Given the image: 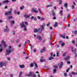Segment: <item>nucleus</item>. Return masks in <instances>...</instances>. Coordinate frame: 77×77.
<instances>
[{
  "mask_svg": "<svg viewBox=\"0 0 77 77\" xmlns=\"http://www.w3.org/2000/svg\"><path fill=\"white\" fill-rule=\"evenodd\" d=\"M12 9L10 8L9 11L5 13V15H12Z\"/></svg>",
  "mask_w": 77,
  "mask_h": 77,
  "instance_id": "nucleus-1",
  "label": "nucleus"
},
{
  "mask_svg": "<svg viewBox=\"0 0 77 77\" xmlns=\"http://www.w3.org/2000/svg\"><path fill=\"white\" fill-rule=\"evenodd\" d=\"M2 43V45H3L4 47L5 48H6L7 47V45H6V42H5L4 41V39L2 40L1 41Z\"/></svg>",
  "mask_w": 77,
  "mask_h": 77,
  "instance_id": "nucleus-2",
  "label": "nucleus"
},
{
  "mask_svg": "<svg viewBox=\"0 0 77 77\" xmlns=\"http://www.w3.org/2000/svg\"><path fill=\"white\" fill-rule=\"evenodd\" d=\"M44 29H41L40 28H38V34H40L41 33H42V31L44 30Z\"/></svg>",
  "mask_w": 77,
  "mask_h": 77,
  "instance_id": "nucleus-3",
  "label": "nucleus"
},
{
  "mask_svg": "<svg viewBox=\"0 0 77 77\" xmlns=\"http://www.w3.org/2000/svg\"><path fill=\"white\" fill-rule=\"evenodd\" d=\"M6 52L7 53L6 54V55L8 56V55L10 54V53H11V50L10 49H9V50H6Z\"/></svg>",
  "mask_w": 77,
  "mask_h": 77,
  "instance_id": "nucleus-4",
  "label": "nucleus"
},
{
  "mask_svg": "<svg viewBox=\"0 0 77 77\" xmlns=\"http://www.w3.org/2000/svg\"><path fill=\"white\" fill-rule=\"evenodd\" d=\"M33 74H34L33 72H30L29 73V75H27L26 74V76H28V77H31V75H33Z\"/></svg>",
  "mask_w": 77,
  "mask_h": 77,
  "instance_id": "nucleus-5",
  "label": "nucleus"
},
{
  "mask_svg": "<svg viewBox=\"0 0 77 77\" xmlns=\"http://www.w3.org/2000/svg\"><path fill=\"white\" fill-rule=\"evenodd\" d=\"M20 26L22 28H24V27H26V25H24V22H22V23H20Z\"/></svg>",
  "mask_w": 77,
  "mask_h": 77,
  "instance_id": "nucleus-6",
  "label": "nucleus"
},
{
  "mask_svg": "<svg viewBox=\"0 0 77 77\" xmlns=\"http://www.w3.org/2000/svg\"><path fill=\"white\" fill-rule=\"evenodd\" d=\"M32 12H35V13H38V11H37L35 10V8H32L31 10Z\"/></svg>",
  "mask_w": 77,
  "mask_h": 77,
  "instance_id": "nucleus-7",
  "label": "nucleus"
},
{
  "mask_svg": "<svg viewBox=\"0 0 77 77\" xmlns=\"http://www.w3.org/2000/svg\"><path fill=\"white\" fill-rule=\"evenodd\" d=\"M23 16L25 18H28L30 17V14H29L27 15L24 14Z\"/></svg>",
  "mask_w": 77,
  "mask_h": 77,
  "instance_id": "nucleus-8",
  "label": "nucleus"
},
{
  "mask_svg": "<svg viewBox=\"0 0 77 77\" xmlns=\"http://www.w3.org/2000/svg\"><path fill=\"white\" fill-rule=\"evenodd\" d=\"M45 26V23H43L42 25L40 26V27L43 29H44V27Z\"/></svg>",
  "mask_w": 77,
  "mask_h": 77,
  "instance_id": "nucleus-9",
  "label": "nucleus"
},
{
  "mask_svg": "<svg viewBox=\"0 0 77 77\" xmlns=\"http://www.w3.org/2000/svg\"><path fill=\"white\" fill-rule=\"evenodd\" d=\"M36 38H37V39H38V40H40V41H42V38H41V36L40 35H38Z\"/></svg>",
  "mask_w": 77,
  "mask_h": 77,
  "instance_id": "nucleus-10",
  "label": "nucleus"
},
{
  "mask_svg": "<svg viewBox=\"0 0 77 77\" xmlns=\"http://www.w3.org/2000/svg\"><path fill=\"white\" fill-rule=\"evenodd\" d=\"M60 37H61L62 38H63V39H65V35H62V34H60Z\"/></svg>",
  "mask_w": 77,
  "mask_h": 77,
  "instance_id": "nucleus-11",
  "label": "nucleus"
},
{
  "mask_svg": "<svg viewBox=\"0 0 77 77\" xmlns=\"http://www.w3.org/2000/svg\"><path fill=\"white\" fill-rule=\"evenodd\" d=\"M69 59V56H67V57H66L65 58L64 60H65V61H66V60H68Z\"/></svg>",
  "mask_w": 77,
  "mask_h": 77,
  "instance_id": "nucleus-12",
  "label": "nucleus"
},
{
  "mask_svg": "<svg viewBox=\"0 0 77 77\" xmlns=\"http://www.w3.org/2000/svg\"><path fill=\"white\" fill-rule=\"evenodd\" d=\"M38 31V28L37 29V28H35L34 30V32L35 33H37Z\"/></svg>",
  "mask_w": 77,
  "mask_h": 77,
  "instance_id": "nucleus-13",
  "label": "nucleus"
},
{
  "mask_svg": "<svg viewBox=\"0 0 77 77\" xmlns=\"http://www.w3.org/2000/svg\"><path fill=\"white\" fill-rule=\"evenodd\" d=\"M64 6L65 7V9H66L68 8V3H65L64 4Z\"/></svg>",
  "mask_w": 77,
  "mask_h": 77,
  "instance_id": "nucleus-14",
  "label": "nucleus"
},
{
  "mask_svg": "<svg viewBox=\"0 0 77 77\" xmlns=\"http://www.w3.org/2000/svg\"><path fill=\"white\" fill-rule=\"evenodd\" d=\"M52 14L53 17H55V16H56V14H55V13H54V10H53Z\"/></svg>",
  "mask_w": 77,
  "mask_h": 77,
  "instance_id": "nucleus-15",
  "label": "nucleus"
},
{
  "mask_svg": "<svg viewBox=\"0 0 77 77\" xmlns=\"http://www.w3.org/2000/svg\"><path fill=\"white\" fill-rule=\"evenodd\" d=\"M55 24H54L53 26L54 27H57V24H58V23L57 22H55Z\"/></svg>",
  "mask_w": 77,
  "mask_h": 77,
  "instance_id": "nucleus-16",
  "label": "nucleus"
},
{
  "mask_svg": "<svg viewBox=\"0 0 77 77\" xmlns=\"http://www.w3.org/2000/svg\"><path fill=\"white\" fill-rule=\"evenodd\" d=\"M71 72L72 74H73V75H77V72L75 73L74 71H72Z\"/></svg>",
  "mask_w": 77,
  "mask_h": 77,
  "instance_id": "nucleus-17",
  "label": "nucleus"
},
{
  "mask_svg": "<svg viewBox=\"0 0 77 77\" xmlns=\"http://www.w3.org/2000/svg\"><path fill=\"white\" fill-rule=\"evenodd\" d=\"M54 58L52 57H50L49 58H48V59L49 60H52V59H53Z\"/></svg>",
  "mask_w": 77,
  "mask_h": 77,
  "instance_id": "nucleus-18",
  "label": "nucleus"
},
{
  "mask_svg": "<svg viewBox=\"0 0 77 77\" xmlns=\"http://www.w3.org/2000/svg\"><path fill=\"white\" fill-rule=\"evenodd\" d=\"M19 67L21 68H24V65H20Z\"/></svg>",
  "mask_w": 77,
  "mask_h": 77,
  "instance_id": "nucleus-19",
  "label": "nucleus"
},
{
  "mask_svg": "<svg viewBox=\"0 0 77 77\" xmlns=\"http://www.w3.org/2000/svg\"><path fill=\"white\" fill-rule=\"evenodd\" d=\"M56 71H57V70H56V69H53V73H56Z\"/></svg>",
  "mask_w": 77,
  "mask_h": 77,
  "instance_id": "nucleus-20",
  "label": "nucleus"
},
{
  "mask_svg": "<svg viewBox=\"0 0 77 77\" xmlns=\"http://www.w3.org/2000/svg\"><path fill=\"white\" fill-rule=\"evenodd\" d=\"M63 65V62H61L60 65H59V67H62Z\"/></svg>",
  "mask_w": 77,
  "mask_h": 77,
  "instance_id": "nucleus-21",
  "label": "nucleus"
},
{
  "mask_svg": "<svg viewBox=\"0 0 77 77\" xmlns=\"http://www.w3.org/2000/svg\"><path fill=\"white\" fill-rule=\"evenodd\" d=\"M3 62H2L0 63V67L2 68V67H3Z\"/></svg>",
  "mask_w": 77,
  "mask_h": 77,
  "instance_id": "nucleus-22",
  "label": "nucleus"
},
{
  "mask_svg": "<svg viewBox=\"0 0 77 77\" xmlns=\"http://www.w3.org/2000/svg\"><path fill=\"white\" fill-rule=\"evenodd\" d=\"M44 61H45V62L46 61L44 59H40V61L41 62H43Z\"/></svg>",
  "mask_w": 77,
  "mask_h": 77,
  "instance_id": "nucleus-23",
  "label": "nucleus"
},
{
  "mask_svg": "<svg viewBox=\"0 0 77 77\" xmlns=\"http://www.w3.org/2000/svg\"><path fill=\"white\" fill-rule=\"evenodd\" d=\"M31 67H33L34 66V64L33 63H31L30 65Z\"/></svg>",
  "mask_w": 77,
  "mask_h": 77,
  "instance_id": "nucleus-24",
  "label": "nucleus"
},
{
  "mask_svg": "<svg viewBox=\"0 0 77 77\" xmlns=\"http://www.w3.org/2000/svg\"><path fill=\"white\" fill-rule=\"evenodd\" d=\"M60 15H62L63 14V10H61L60 11Z\"/></svg>",
  "mask_w": 77,
  "mask_h": 77,
  "instance_id": "nucleus-25",
  "label": "nucleus"
},
{
  "mask_svg": "<svg viewBox=\"0 0 77 77\" xmlns=\"http://www.w3.org/2000/svg\"><path fill=\"white\" fill-rule=\"evenodd\" d=\"M8 20H9V19H12V16H10L9 17H8L7 18Z\"/></svg>",
  "mask_w": 77,
  "mask_h": 77,
  "instance_id": "nucleus-26",
  "label": "nucleus"
},
{
  "mask_svg": "<svg viewBox=\"0 0 77 77\" xmlns=\"http://www.w3.org/2000/svg\"><path fill=\"white\" fill-rule=\"evenodd\" d=\"M24 8V5H23L22 6V7H21L20 8V10H22V9H23Z\"/></svg>",
  "mask_w": 77,
  "mask_h": 77,
  "instance_id": "nucleus-27",
  "label": "nucleus"
},
{
  "mask_svg": "<svg viewBox=\"0 0 77 77\" xmlns=\"http://www.w3.org/2000/svg\"><path fill=\"white\" fill-rule=\"evenodd\" d=\"M65 43H62L61 44V47H64V46H65Z\"/></svg>",
  "mask_w": 77,
  "mask_h": 77,
  "instance_id": "nucleus-28",
  "label": "nucleus"
},
{
  "mask_svg": "<svg viewBox=\"0 0 77 77\" xmlns=\"http://www.w3.org/2000/svg\"><path fill=\"white\" fill-rule=\"evenodd\" d=\"M5 3H8L9 2V1L8 0H5Z\"/></svg>",
  "mask_w": 77,
  "mask_h": 77,
  "instance_id": "nucleus-29",
  "label": "nucleus"
},
{
  "mask_svg": "<svg viewBox=\"0 0 77 77\" xmlns=\"http://www.w3.org/2000/svg\"><path fill=\"white\" fill-rule=\"evenodd\" d=\"M35 66L36 67V68H38V65L35 62H34Z\"/></svg>",
  "mask_w": 77,
  "mask_h": 77,
  "instance_id": "nucleus-30",
  "label": "nucleus"
},
{
  "mask_svg": "<svg viewBox=\"0 0 77 77\" xmlns=\"http://www.w3.org/2000/svg\"><path fill=\"white\" fill-rule=\"evenodd\" d=\"M23 74V72H20L19 73V77H20L21 76V74Z\"/></svg>",
  "mask_w": 77,
  "mask_h": 77,
  "instance_id": "nucleus-31",
  "label": "nucleus"
},
{
  "mask_svg": "<svg viewBox=\"0 0 77 77\" xmlns=\"http://www.w3.org/2000/svg\"><path fill=\"white\" fill-rule=\"evenodd\" d=\"M42 49L43 51H45V47H43Z\"/></svg>",
  "mask_w": 77,
  "mask_h": 77,
  "instance_id": "nucleus-32",
  "label": "nucleus"
},
{
  "mask_svg": "<svg viewBox=\"0 0 77 77\" xmlns=\"http://www.w3.org/2000/svg\"><path fill=\"white\" fill-rule=\"evenodd\" d=\"M59 2L60 3L59 4V5H61V4H62V0H60L59 1Z\"/></svg>",
  "mask_w": 77,
  "mask_h": 77,
  "instance_id": "nucleus-33",
  "label": "nucleus"
},
{
  "mask_svg": "<svg viewBox=\"0 0 77 77\" xmlns=\"http://www.w3.org/2000/svg\"><path fill=\"white\" fill-rule=\"evenodd\" d=\"M3 48H1L0 49V53L3 51Z\"/></svg>",
  "mask_w": 77,
  "mask_h": 77,
  "instance_id": "nucleus-34",
  "label": "nucleus"
},
{
  "mask_svg": "<svg viewBox=\"0 0 77 77\" xmlns=\"http://www.w3.org/2000/svg\"><path fill=\"white\" fill-rule=\"evenodd\" d=\"M11 23H12V24H14L15 23V21H14V20H12L11 22Z\"/></svg>",
  "mask_w": 77,
  "mask_h": 77,
  "instance_id": "nucleus-35",
  "label": "nucleus"
},
{
  "mask_svg": "<svg viewBox=\"0 0 77 77\" xmlns=\"http://www.w3.org/2000/svg\"><path fill=\"white\" fill-rule=\"evenodd\" d=\"M54 68H58V67L56 65H54Z\"/></svg>",
  "mask_w": 77,
  "mask_h": 77,
  "instance_id": "nucleus-36",
  "label": "nucleus"
},
{
  "mask_svg": "<svg viewBox=\"0 0 77 77\" xmlns=\"http://www.w3.org/2000/svg\"><path fill=\"white\" fill-rule=\"evenodd\" d=\"M72 9H74V8H75V7L74 6L72 5Z\"/></svg>",
  "mask_w": 77,
  "mask_h": 77,
  "instance_id": "nucleus-37",
  "label": "nucleus"
},
{
  "mask_svg": "<svg viewBox=\"0 0 77 77\" xmlns=\"http://www.w3.org/2000/svg\"><path fill=\"white\" fill-rule=\"evenodd\" d=\"M77 31L76 30H75V33H74V35H77Z\"/></svg>",
  "mask_w": 77,
  "mask_h": 77,
  "instance_id": "nucleus-38",
  "label": "nucleus"
},
{
  "mask_svg": "<svg viewBox=\"0 0 77 77\" xmlns=\"http://www.w3.org/2000/svg\"><path fill=\"white\" fill-rule=\"evenodd\" d=\"M64 75L65 77H66L67 76V73H64Z\"/></svg>",
  "mask_w": 77,
  "mask_h": 77,
  "instance_id": "nucleus-39",
  "label": "nucleus"
},
{
  "mask_svg": "<svg viewBox=\"0 0 77 77\" xmlns=\"http://www.w3.org/2000/svg\"><path fill=\"white\" fill-rule=\"evenodd\" d=\"M41 21H43V20H44V18L43 17H42L40 19Z\"/></svg>",
  "mask_w": 77,
  "mask_h": 77,
  "instance_id": "nucleus-40",
  "label": "nucleus"
},
{
  "mask_svg": "<svg viewBox=\"0 0 77 77\" xmlns=\"http://www.w3.org/2000/svg\"><path fill=\"white\" fill-rule=\"evenodd\" d=\"M65 56H66V53H64L63 54V57H65Z\"/></svg>",
  "mask_w": 77,
  "mask_h": 77,
  "instance_id": "nucleus-41",
  "label": "nucleus"
},
{
  "mask_svg": "<svg viewBox=\"0 0 77 77\" xmlns=\"http://www.w3.org/2000/svg\"><path fill=\"white\" fill-rule=\"evenodd\" d=\"M33 77H36V74L33 73V74L32 75Z\"/></svg>",
  "mask_w": 77,
  "mask_h": 77,
  "instance_id": "nucleus-42",
  "label": "nucleus"
},
{
  "mask_svg": "<svg viewBox=\"0 0 77 77\" xmlns=\"http://www.w3.org/2000/svg\"><path fill=\"white\" fill-rule=\"evenodd\" d=\"M5 3H6L5 1H3L2 3V4H5Z\"/></svg>",
  "mask_w": 77,
  "mask_h": 77,
  "instance_id": "nucleus-43",
  "label": "nucleus"
},
{
  "mask_svg": "<svg viewBox=\"0 0 77 77\" xmlns=\"http://www.w3.org/2000/svg\"><path fill=\"white\" fill-rule=\"evenodd\" d=\"M17 10H15L14 11V14H17Z\"/></svg>",
  "mask_w": 77,
  "mask_h": 77,
  "instance_id": "nucleus-44",
  "label": "nucleus"
},
{
  "mask_svg": "<svg viewBox=\"0 0 77 77\" xmlns=\"http://www.w3.org/2000/svg\"><path fill=\"white\" fill-rule=\"evenodd\" d=\"M38 10L39 11V12L40 13V14H41V10L40 9V8H38Z\"/></svg>",
  "mask_w": 77,
  "mask_h": 77,
  "instance_id": "nucleus-45",
  "label": "nucleus"
},
{
  "mask_svg": "<svg viewBox=\"0 0 77 77\" xmlns=\"http://www.w3.org/2000/svg\"><path fill=\"white\" fill-rule=\"evenodd\" d=\"M3 64L4 66H6V63L5 62H3Z\"/></svg>",
  "mask_w": 77,
  "mask_h": 77,
  "instance_id": "nucleus-46",
  "label": "nucleus"
},
{
  "mask_svg": "<svg viewBox=\"0 0 77 77\" xmlns=\"http://www.w3.org/2000/svg\"><path fill=\"white\" fill-rule=\"evenodd\" d=\"M72 43L73 44H74L75 43V41L74 40H72Z\"/></svg>",
  "mask_w": 77,
  "mask_h": 77,
  "instance_id": "nucleus-47",
  "label": "nucleus"
},
{
  "mask_svg": "<svg viewBox=\"0 0 77 77\" xmlns=\"http://www.w3.org/2000/svg\"><path fill=\"white\" fill-rule=\"evenodd\" d=\"M6 30L7 32H9V28H8L6 29Z\"/></svg>",
  "mask_w": 77,
  "mask_h": 77,
  "instance_id": "nucleus-48",
  "label": "nucleus"
},
{
  "mask_svg": "<svg viewBox=\"0 0 77 77\" xmlns=\"http://www.w3.org/2000/svg\"><path fill=\"white\" fill-rule=\"evenodd\" d=\"M34 20L35 21H37V18L36 17H35L34 18Z\"/></svg>",
  "mask_w": 77,
  "mask_h": 77,
  "instance_id": "nucleus-49",
  "label": "nucleus"
},
{
  "mask_svg": "<svg viewBox=\"0 0 77 77\" xmlns=\"http://www.w3.org/2000/svg\"><path fill=\"white\" fill-rule=\"evenodd\" d=\"M67 63H68V64H70V62L69 61H67L66 62Z\"/></svg>",
  "mask_w": 77,
  "mask_h": 77,
  "instance_id": "nucleus-50",
  "label": "nucleus"
},
{
  "mask_svg": "<svg viewBox=\"0 0 77 77\" xmlns=\"http://www.w3.org/2000/svg\"><path fill=\"white\" fill-rule=\"evenodd\" d=\"M33 52H36V49H35V48L33 50Z\"/></svg>",
  "mask_w": 77,
  "mask_h": 77,
  "instance_id": "nucleus-51",
  "label": "nucleus"
},
{
  "mask_svg": "<svg viewBox=\"0 0 77 77\" xmlns=\"http://www.w3.org/2000/svg\"><path fill=\"white\" fill-rule=\"evenodd\" d=\"M47 7H51V6H52V5H48L47 6Z\"/></svg>",
  "mask_w": 77,
  "mask_h": 77,
  "instance_id": "nucleus-52",
  "label": "nucleus"
},
{
  "mask_svg": "<svg viewBox=\"0 0 77 77\" xmlns=\"http://www.w3.org/2000/svg\"><path fill=\"white\" fill-rule=\"evenodd\" d=\"M25 24L26 25H28V23H27V22H25Z\"/></svg>",
  "mask_w": 77,
  "mask_h": 77,
  "instance_id": "nucleus-53",
  "label": "nucleus"
},
{
  "mask_svg": "<svg viewBox=\"0 0 77 77\" xmlns=\"http://www.w3.org/2000/svg\"><path fill=\"white\" fill-rule=\"evenodd\" d=\"M37 18L38 20H40V19H41V17L40 16H38Z\"/></svg>",
  "mask_w": 77,
  "mask_h": 77,
  "instance_id": "nucleus-54",
  "label": "nucleus"
},
{
  "mask_svg": "<svg viewBox=\"0 0 77 77\" xmlns=\"http://www.w3.org/2000/svg\"><path fill=\"white\" fill-rule=\"evenodd\" d=\"M7 59L8 60H11L10 59V58H9V57H7Z\"/></svg>",
  "mask_w": 77,
  "mask_h": 77,
  "instance_id": "nucleus-55",
  "label": "nucleus"
},
{
  "mask_svg": "<svg viewBox=\"0 0 77 77\" xmlns=\"http://www.w3.org/2000/svg\"><path fill=\"white\" fill-rule=\"evenodd\" d=\"M70 16H71V14H69L67 15V18H69V17Z\"/></svg>",
  "mask_w": 77,
  "mask_h": 77,
  "instance_id": "nucleus-56",
  "label": "nucleus"
},
{
  "mask_svg": "<svg viewBox=\"0 0 77 77\" xmlns=\"http://www.w3.org/2000/svg\"><path fill=\"white\" fill-rule=\"evenodd\" d=\"M43 51H44L42 49L40 51V52L41 53H43Z\"/></svg>",
  "mask_w": 77,
  "mask_h": 77,
  "instance_id": "nucleus-57",
  "label": "nucleus"
},
{
  "mask_svg": "<svg viewBox=\"0 0 77 77\" xmlns=\"http://www.w3.org/2000/svg\"><path fill=\"white\" fill-rule=\"evenodd\" d=\"M57 54V56H59V53L58 52H57V53H56Z\"/></svg>",
  "mask_w": 77,
  "mask_h": 77,
  "instance_id": "nucleus-58",
  "label": "nucleus"
},
{
  "mask_svg": "<svg viewBox=\"0 0 77 77\" xmlns=\"http://www.w3.org/2000/svg\"><path fill=\"white\" fill-rule=\"evenodd\" d=\"M69 69H68L66 70V72H68V71H69Z\"/></svg>",
  "mask_w": 77,
  "mask_h": 77,
  "instance_id": "nucleus-59",
  "label": "nucleus"
},
{
  "mask_svg": "<svg viewBox=\"0 0 77 77\" xmlns=\"http://www.w3.org/2000/svg\"><path fill=\"white\" fill-rule=\"evenodd\" d=\"M13 35H15V31H13Z\"/></svg>",
  "mask_w": 77,
  "mask_h": 77,
  "instance_id": "nucleus-60",
  "label": "nucleus"
},
{
  "mask_svg": "<svg viewBox=\"0 0 77 77\" xmlns=\"http://www.w3.org/2000/svg\"><path fill=\"white\" fill-rule=\"evenodd\" d=\"M5 9H8V6H5Z\"/></svg>",
  "mask_w": 77,
  "mask_h": 77,
  "instance_id": "nucleus-61",
  "label": "nucleus"
},
{
  "mask_svg": "<svg viewBox=\"0 0 77 77\" xmlns=\"http://www.w3.org/2000/svg\"><path fill=\"white\" fill-rule=\"evenodd\" d=\"M69 75L70 77H72V74H69Z\"/></svg>",
  "mask_w": 77,
  "mask_h": 77,
  "instance_id": "nucleus-62",
  "label": "nucleus"
},
{
  "mask_svg": "<svg viewBox=\"0 0 77 77\" xmlns=\"http://www.w3.org/2000/svg\"><path fill=\"white\" fill-rule=\"evenodd\" d=\"M17 15H20V12L19 11L17 12Z\"/></svg>",
  "mask_w": 77,
  "mask_h": 77,
  "instance_id": "nucleus-63",
  "label": "nucleus"
},
{
  "mask_svg": "<svg viewBox=\"0 0 77 77\" xmlns=\"http://www.w3.org/2000/svg\"><path fill=\"white\" fill-rule=\"evenodd\" d=\"M75 57H77V54H75Z\"/></svg>",
  "mask_w": 77,
  "mask_h": 77,
  "instance_id": "nucleus-64",
  "label": "nucleus"
}]
</instances>
